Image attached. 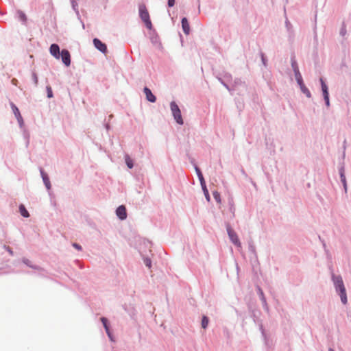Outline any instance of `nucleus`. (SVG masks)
<instances>
[{
	"label": "nucleus",
	"mask_w": 351,
	"mask_h": 351,
	"mask_svg": "<svg viewBox=\"0 0 351 351\" xmlns=\"http://www.w3.org/2000/svg\"><path fill=\"white\" fill-rule=\"evenodd\" d=\"M140 17L142 21L145 23L146 27L148 29L152 28V22L149 19V14L145 5H141L139 8Z\"/></svg>",
	"instance_id": "nucleus-1"
},
{
	"label": "nucleus",
	"mask_w": 351,
	"mask_h": 351,
	"mask_svg": "<svg viewBox=\"0 0 351 351\" xmlns=\"http://www.w3.org/2000/svg\"><path fill=\"white\" fill-rule=\"evenodd\" d=\"M170 106H171V110L173 116L176 121L178 124L182 125L184 122H183V119H182V117L181 115V112H180V110L178 106L174 101H172L171 103Z\"/></svg>",
	"instance_id": "nucleus-2"
},
{
	"label": "nucleus",
	"mask_w": 351,
	"mask_h": 351,
	"mask_svg": "<svg viewBox=\"0 0 351 351\" xmlns=\"http://www.w3.org/2000/svg\"><path fill=\"white\" fill-rule=\"evenodd\" d=\"M332 278L333 282L335 284L336 290L337 291L340 292V291H341L343 289H346L344 285H343V280L340 276L332 275Z\"/></svg>",
	"instance_id": "nucleus-3"
},
{
	"label": "nucleus",
	"mask_w": 351,
	"mask_h": 351,
	"mask_svg": "<svg viewBox=\"0 0 351 351\" xmlns=\"http://www.w3.org/2000/svg\"><path fill=\"white\" fill-rule=\"evenodd\" d=\"M60 58H61L62 62L65 66H69L71 64V55L68 50L62 49L60 53Z\"/></svg>",
	"instance_id": "nucleus-4"
},
{
	"label": "nucleus",
	"mask_w": 351,
	"mask_h": 351,
	"mask_svg": "<svg viewBox=\"0 0 351 351\" xmlns=\"http://www.w3.org/2000/svg\"><path fill=\"white\" fill-rule=\"evenodd\" d=\"M228 234L231 241L237 246L241 247V243L237 233L230 228H228Z\"/></svg>",
	"instance_id": "nucleus-5"
},
{
	"label": "nucleus",
	"mask_w": 351,
	"mask_h": 351,
	"mask_svg": "<svg viewBox=\"0 0 351 351\" xmlns=\"http://www.w3.org/2000/svg\"><path fill=\"white\" fill-rule=\"evenodd\" d=\"M320 82H321V85H322V90L323 92L324 98L326 101V104L327 106H329L330 101H329V94H328V86H326V84H325V82L322 78H320Z\"/></svg>",
	"instance_id": "nucleus-6"
},
{
	"label": "nucleus",
	"mask_w": 351,
	"mask_h": 351,
	"mask_svg": "<svg viewBox=\"0 0 351 351\" xmlns=\"http://www.w3.org/2000/svg\"><path fill=\"white\" fill-rule=\"evenodd\" d=\"M93 43L95 47L102 53H106L107 51V47L106 44L102 43L99 39L95 38L93 40Z\"/></svg>",
	"instance_id": "nucleus-7"
},
{
	"label": "nucleus",
	"mask_w": 351,
	"mask_h": 351,
	"mask_svg": "<svg viewBox=\"0 0 351 351\" xmlns=\"http://www.w3.org/2000/svg\"><path fill=\"white\" fill-rule=\"evenodd\" d=\"M116 214L121 220H124L127 218L126 208L124 206H119L117 210Z\"/></svg>",
	"instance_id": "nucleus-8"
},
{
	"label": "nucleus",
	"mask_w": 351,
	"mask_h": 351,
	"mask_svg": "<svg viewBox=\"0 0 351 351\" xmlns=\"http://www.w3.org/2000/svg\"><path fill=\"white\" fill-rule=\"evenodd\" d=\"M51 54L54 56L56 58L59 59L60 58V47L57 44H52L50 46L49 49Z\"/></svg>",
	"instance_id": "nucleus-9"
},
{
	"label": "nucleus",
	"mask_w": 351,
	"mask_h": 351,
	"mask_svg": "<svg viewBox=\"0 0 351 351\" xmlns=\"http://www.w3.org/2000/svg\"><path fill=\"white\" fill-rule=\"evenodd\" d=\"M144 93L146 95V99L150 101V102H155L156 101V97L152 94L151 90L147 88V87H145L144 88Z\"/></svg>",
	"instance_id": "nucleus-10"
},
{
	"label": "nucleus",
	"mask_w": 351,
	"mask_h": 351,
	"mask_svg": "<svg viewBox=\"0 0 351 351\" xmlns=\"http://www.w3.org/2000/svg\"><path fill=\"white\" fill-rule=\"evenodd\" d=\"M12 110H13V112H14L15 117H16V119L18 120V122L19 123V124L21 125H22V124L23 123V121L22 117L21 115V113L19 112V110L14 104H12Z\"/></svg>",
	"instance_id": "nucleus-11"
},
{
	"label": "nucleus",
	"mask_w": 351,
	"mask_h": 351,
	"mask_svg": "<svg viewBox=\"0 0 351 351\" xmlns=\"http://www.w3.org/2000/svg\"><path fill=\"white\" fill-rule=\"evenodd\" d=\"M182 27L185 34L188 35L190 33V25L186 18L182 19Z\"/></svg>",
	"instance_id": "nucleus-12"
},
{
	"label": "nucleus",
	"mask_w": 351,
	"mask_h": 351,
	"mask_svg": "<svg viewBox=\"0 0 351 351\" xmlns=\"http://www.w3.org/2000/svg\"><path fill=\"white\" fill-rule=\"evenodd\" d=\"M294 73H295V80H296L298 85H301V84H304L302 75L300 73L299 70L298 69V67H296L294 69Z\"/></svg>",
	"instance_id": "nucleus-13"
},
{
	"label": "nucleus",
	"mask_w": 351,
	"mask_h": 351,
	"mask_svg": "<svg viewBox=\"0 0 351 351\" xmlns=\"http://www.w3.org/2000/svg\"><path fill=\"white\" fill-rule=\"evenodd\" d=\"M40 173H41V176H42V178H43V182H44L45 186H47V189H49L50 188V181H49V179L47 175L43 170L40 171Z\"/></svg>",
	"instance_id": "nucleus-14"
},
{
	"label": "nucleus",
	"mask_w": 351,
	"mask_h": 351,
	"mask_svg": "<svg viewBox=\"0 0 351 351\" xmlns=\"http://www.w3.org/2000/svg\"><path fill=\"white\" fill-rule=\"evenodd\" d=\"M19 212L21 215L24 217H28L29 216L28 211L23 204L19 206Z\"/></svg>",
	"instance_id": "nucleus-15"
},
{
	"label": "nucleus",
	"mask_w": 351,
	"mask_h": 351,
	"mask_svg": "<svg viewBox=\"0 0 351 351\" xmlns=\"http://www.w3.org/2000/svg\"><path fill=\"white\" fill-rule=\"evenodd\" d=\"M339 295L341 297V302L346 304L347 303V295H346V289H343L340 291Z\"/></svg>",
	"instance_id": "nucleus-16"
},
{
	"label": "nucleus",
	"mask_w": 351,
	"mask_h": 351,
	"mask_svg": "<svg viewBox=\"0 0 351 351\" xmlns=\"http://www.w3.org/2000/svg\"><path fill=\"white\" fill-rule=\"evenodd\" d=\"M196 171H197V176H198V178H199V180L200 181V184H201V186H204V185L206 184L205 183V180H204V178L203 177V175L202 173V172L200 171V170L196 167Z\"/></svg>",
	"instance_id": "nucleus-17"
},
{
	"label": "nucleus",
	"mask_w": 351,
	"mask_h": 351,
	"mask_svg": "<svg viewBox=\"0 0 351 351\" xmlns=\"http://www.w3.org/2000/svg\"><path fill=\"white\" fill-rule=\"evenodd\" d=\"M300 88L301 89V91L306 95L308 97H311V93L309 90L305 86L304 84H302L301 85H299Z\"/></svg>",
	"instance_id": "nucleus-18"
},
{
	"label": "nucleus",
	"mask_w": 351,
	"mask_h": 351,
	"mask_svg": "<svg viewBox=\"0 0 351 351\" xmlns=\"http://www.w3.org/2000/svg\"><path fill=\"white\" fill-rule=\"evenodd\" d=\"M101 321L105 328V330L107 332V334L108 335L109 337H110V331H109V327H108V319L105 317H101Z\"/></svg>",
	"instance_id": "nucleus-19"
},
{
	"label": "nucleus",
	"mask_w": 351,
	"mask_h": 351,
	"mask_svg": "<svg viewBox=\"0 0 351 351\" xmlns=\"http://www.w3.org/2000/svg\"><path fill=\"white\" fill-rule=\"evenodd\" d=\"M125 162H126L127 166L130 169H132L133 167V162H132V160L130 158V156H125Z\"/></svg>",
	"instance_id": "nucleus-20"
},
{
	"label": "nucleus",
	"mask_w": 351,
	"mask_h": 351,
	"mask_svg": "<svg viewBox=\"0 0 351 351\" xmlns=\"http://www.w3.org/2000/svg\"><path fill=\"white\" fill-rule=\"evenodd\" d=\"M208 324V319L207 317L204 316L202 319V326L203 328H206Z\"/></svg>",
	"instance_id": "nucleus-21"
},
{
	"label": "nucleus",
	"mask_w": 351,
	"mask_h": 351,
	"mask_svg": "<svg viewBox=\"0 0 351 351\" xmlns=\"http://www.w3.org/2000/svg\"><path fill=\"white\" fill-rule=\"evenodd\" d=\"M202 189L204 191V193L205 195V197L206 198V199L209 202L210 201V195H209V193H208V191L206 188V184L204 185V186H202Z\"/></svg>",
	"instance_id": "nucleus-22"
},
{
	"label": "nucleus",
	"mask_w": 351,
	"mask_h": 351,
	"mask_svg": "<svg viewBox=\"0 0 351 351\" xmlns=\"http://www.w3.org/2000/svg\"><path fill=\"white\" fill-rule=\"evenodd\" d=\"M47 97L48 98H52L53 97V92L51 87L50 86H47Z\"/></svg>",
	"instance_id": "nucleus-23"
},
{
	"label": "nucleus",
	"mask_w": 351,
	"mask_h": 351,
	"mask_svg": "<svg viewBox=\"0 0 351 351\" xmlns=\"http://www.w3.org/2000/svg\"><path fill=\"white\" fill-rule=\"evenodd\" d=\"M144 263L145 265L148 267V268H150L151 266H152V261L149 258H145L144 259Z\"/></svg>",
	"instance_id": "nucleus-24"
},
{
	"label": "nucleus",
	"mask_w": 351,
	"mask_h": 351,
	"mask_svg": "<svg viewBox=\"0 0 351 351\" xmlns=\"http://www.w3.org/2000/svg\"><path fill=\"white\" fill-rule=\"evenodd\" d=\"M19 14L20 19L22 20L23 21L25 22L27 20L25 14L24 13H23L22 12H19Z\"/></svg>",
	"instance_id": "nucleus-25"
},
{
	"label": "nucleus",
	"mask_w": 351,
	"mask_h": 351,
	"mask_svg": "<svg viewBox=\"0 0 351 351\" xmlns=\"http://www.w3.org/2000/svg\"><path fill=\"white\" fill-rule=\"evenodd\" d=\"M213 195H214V197L215 198V199L219 202H220V197H219V194L218 192H214L213 193Z\"/></svg>",
	"instance_id": "nucleus-26"
},
{
	"label": "nucleus",
	"mask_w": 351,
	"mask_h": 351,
	"mask_svg": "<svg viewBox=\"0 0 351 351\" xmlns=\"http://www.w3.org/2000/svg\"><path fill=\"white\" fill-rule=\"evenodd\" d=\"M340 176H341V180H345L346 179V176L344 175V172H343V169H341V171H340Z\"/></svg>",
	"instance_id": "nucleus-27"
},
{
	"label": "nucleus",
	"mask_w": 351,
	"mask_h": 351,
	"mask_svg": "<svg viewBox=\"0 0 351 351\" xmlns=\"http://www.w3.org/2000/svg\"><path fill=\"white\" fill-rule=\"evenodd\" d=\"M73 246L75 249H77V250H82V247H81V245H79V244H77V243H74L73 244Z\"/></svg>",
	"instance_id": "nucleus-28"
},
{
	"label": "nucleus",
	"mask_w": 351,
	"mask_h": 351,
	"mask_svg": "<svg viewBox=\"0 0 351 351\" xmlns=\"http://www.w3.org/2000/svg\"><path fill=\"white\" fill-rule=\"evenodd\" d=\"M175 4V0H168V5L169 7L173 6Z\"/></svg>",
	"instance_id": "nucleus-29"
},
{
	"label": "nucleus",
	"mask_w": 351,
	"mask_h": 351,
	"mask_svg": "<svg viewBox=\"0 0 351 351\" xmlns=\"http://www.w3.org/2000/svg\"><path fill=\"white\" fill-rule=\"evenodd\" d=\"M341 182L343 184V187H344V189L346 191V192L347 191V183H346V179L345 180H341Z\"/></svg>",
	"instance_id": "nucleus-30"
},
{
	"label": "nucleus",
	"mask_w": 351,
	"mask_h": 351,
	"mask_svg": "<svg viewBox=\"0 0 351 351\" xmlns=\"http://www.w3.org/2000/svg\"><path fill=\"white\" fill-rule=\"evenodd\" d=\"M6 249L8 250V251L9 252V253L12 255L13 254V252L10 250V248L9 247H7Z\"/></svg>",
	"instance_id": "nucleus-31"
},
{
	"label": "nucleus",
	"mask_w": 351,
	"mask_h": 351,
	"mask_svg": "<svg viewBox=\"0 0 351 351\" xmlns=\"http://www.w3.org/2000/svg\"><path fill=\"white\" fill-rule=\"evenodd\" d=\"M34 78H35V82H36V84H37V82H38L37 77L34 76Z\"/></svg>",
	"instance_id": "nucleus-32"
},
{
	"label": "nucleus",
	"mask_w": 351,
	"mask_h": 351,
	"mask_svg": "<svg viewBox=\"0 0 351 351\" xmlns=\"http://www.w3.org/2000/svg\"><path fill=\"white\" fill-rule=\"evenodd\" d=\"M328 351H334V350L332 348H329Z\"/></svg>",
	"instance_id": "nucleus-33"
}]
</instances>
